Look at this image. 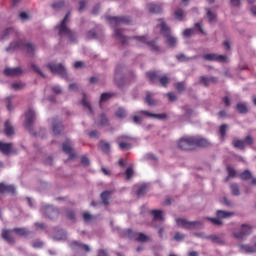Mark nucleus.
Returning <instances> with one entry per match:
<instances>
[{
    "mask_svg": "<svg viewBox=\"0 0 256 256\" xmlns=\"http://www.w3.org/2000/svg\"><path fill=\"white\" fill-rule=\"evenodd\" d=\"M9 35H13L15 37H19V41L12 42L9 47L6 48V51H15V49H23L25 47L27 49V53H33L35 51V45L32 43H25L19 32L15 30V28H7L4 30L1 39H7Z\"/></svg>",
    "mask_w": 256,
    "mask_h": 256,
    "instance_id": "obj_1",
    "label": "nucleus"
},
{
    "mask_svg": "<svg viewBox=\"0 0 256 256\" xmlns=\"http://www.w3.org/2000/svg\"><path fill=\"white\" fill-rule=\"evenodd\" d=\"M160 21V31L162 35L166 38V43L169 47H175L177 45V38L171 35V28L167 26V23L163 19H159Z\"/></svg>",
    "mask_w": 256,
    "mask_h": 256,
    "instance_id": "obj_2",
    "label": "nucleus"
},
{
    "mask_svg": "<svg viewBox=\"0 0 256 256\" xmlns=\"http://www.w3.org/2000/svg\"><path fill=\"white\" fill-rule=\"evenodd\" d=\"M70 16L71 12H68L61 21L60 25L57 26V28L59 30L60 37H62V35H67L68 39L73 42L75 41V33H73L71 29L67 27V21H69Z\"/></svg>",
    "mask_w": 256,
    "mask_h": 256,
    "instance_id": "obj_3",
    "label": "nucleus"
},
{
    "mask_svg": "<svg viewBox=\"0 0 256 256\" xmlns=\"http://www.w3.org/2000/svg\"><path fill=\"white\" fill-rule=\"evenodd\" d=\"M235 215L234 212H227L223 210L216 211V218L208 217L206 218L212 225H216V227H221L223 225V220L221 219H229V217H233Z\"/></svg>",
    "mask_w": 256,
    "mask_h": 256,
    "instance_id": "obj_4",
    "label": "nucleus"
},
{
    "mask_svg": "<svg viewBox=\"0 0 256 256\" xmlns=\"http://www.w3.org/2000/svg\"><path fill=\"white\" fill-rule=\"evenodd\" d=\"M107 21L111 25V27H119V25H129L131 23V18L129 16H122V17H113V16H106Z\"/></svg>",
    "mask_w": 256,
    "mask_h": 256,
    "instance_id": "obj_5",
    "label": "nucleus"
},
{
    "mask_svg": "<svg viewBox=\"0 0 256 256\" xmlns=\"http://www.w3.org/2000/svg\"><path fill=\"white\" fill-rule=\"evenodd\" d=\"M178 147L182 151H193L195 149L193 136L183 137L178 141Z\"/></svg>",
    "mask_w": 256,
    "mask_h": 256,
    "instance_id": "obj_6",
    "label": "nucleus"
},
{
    "mask_svg": "<svg viewBox=\"0 0 256 256\" xmlns=\"http://www.w3.org/2000/svg\"><path fill=\"white\" fill-rule=\"evenodd\" d=\"M176 223L179 227H182V229H197L199 225H202L201 221H187L185 218H178L176 219Z\"/></svg>",
    "mask_w": 256,
    "mask_h": 256,
    "instance_id": "obj_7",
    "label": "nucleus"
},
{
    "mask_svg": "<svg viewBox=\"0 0 256 256\" xmlns=\"http://www.w3.org/2000/svg\"><path fill=\"white\" fill-rule=\"evenodd\" d=\"M48 69H50L51 73H56L57 75H67V70L63 64H55L54 62L48 63L46 65Z\"/></svg>",
    "mask_w": 256,
    "mask_h": 256,
    "instance_id": "obj_8",
    "label": "nucleus"
},
{
    "mask_svg": "<svg viewBox=\"0 0 256 256\" xmlns=\"http://www.w3.org/2000/svg\"><path fill=\"white\" fill-rule=\"evenodd\" d=\"M253 233V227L248 224H242L241 225V231L240 232H234L233 236L236 239H243V237H247V235H251Z\"/></svg>",
    "mask_w": 256,
    "mask_h": 256,
    "instance_id": "obj_9",
    "label": "nucleus"
},
{
    "mask_svg": "<svg viewBox=\"0 0 256 256\" xmlns=\"http://www.w3.org/2000/svg\"><path fill=\"white\" fill-rule=\"evenodd\" d=\"M35 119H36L35 110L29 109L26 112V120L24 124L25 129H27L28 131H31L33 127V123H35Z\"/></svg>",
    "mask_w": 256,
    "mask_h": 256,
    "instance_id": "obj_10",
    "label": "nucleus"
},
{
    "mask_svg": "<svg viewBox=\"0 0 256 256\" xmlns=\"http://www.w3.org/2000/svg\"><path fill=\"white\" fill-rule=\"evenodd\" d=\"M202 57L205 61H217L218 63H225L227 61V56L215 53L204 54Z\"/></svg>",
    "mask_w": 256,
    "mask_h": 256,
    "instance_id": "obj_11",
    "label": "nucleus"
},
{
    "mask_svg": "<svg viewBox=\"0 0 256 256\" xmlns=\"http://www.w3.org/2000/svg\"><path fill=\"white\" fill-rule=\"evenodd\" d=\"M62 150L66 153V155H69L70 159L77 157V154H75V151L73 150V144L71 143V140H66L62 144Z\"/></svg>",
    "mask_w": 256,
    "mask_h": 256,
    "instance_id": "obj_12",
    "label": "nucleus"
},
{
    "mask_svg": "<svg viewBox=\"0 0 256 256\" xmlns=\"http://www.w3.org/2000/svg\"><path fill=\"white\" fill-rule=\"evenodd\" d=\"M132 39H136V41H139L140 43H146V45H149V47H151L152 51H159V46L157 45V42H148L146 36H134L132 37Z\"/></svg>",
    "mask_w": 256,
    "mask_h": 256,
    "instance_id": "obj_13",
    "label": "nucleus"
},
{
    "mask_svg": "<svg viewBox=\"0 0 256 256\" xmlns=\"http://www.w3.org/2000/svg\"><path fill=\"white\" fill-rule=\"evenodd\" d=\"M22 73H24V70L21 67L6 68L4 70V75H6V77H21Z\"/></svg>",
    "mask_w": 256,
    "mask_h": 256,
    "instance_id": "obj_14",
    "label": "nucleus"
},
{
    "mask_svg": "<svg viewBox=\"0 0 256 256\" xmlns=\"http://www.w3.org/2000/svg\"><path fill=\"white\" fill-rule=\"evenodd\" d=\"M70 247L73 249V251H85V253H89V251H91L87 244H83L77 241L71 242Z\"/></svg>",
    "mask_w": 256,
    "mask_h": 256,
    "instance_id": "obj_15",
    "label": "nucleus"
},
{
    "mask_svg": "<svg viewBox=\"0 0 256 256\" xmlns=\"http://www.w3.org/2000/svg\"><path fill=\"white\" fill-rule=\"evenodd\" d=\"M194 141V148L196 147H209L211 142L209 140L202 138L200 136H192Z\"/></svg>",
    "mask_w": 256,
    "mask_h": 256,
    "instance_id": "obj_16",
    "label": "nucleus"
},
{
    "mask_svg": "<svg viewBox=\"0 0 256 256\" xmlns=\"http://www.w3.org/2000/svg\"><path fill=\"white\" fill-rule=\"evenodd\" d=\"M44 215H46L48 219H57V217H59V210L52 206H47L44 210Z\"/></svg>",
    "mask_w": 256,
    "mask_h": 256,
    "instance_id": "obj_17",
    "label": "nucleus"
},
{
    "mask_svg": "<svg viewBox=\"0 0 256 256\" xmlns=\"http://www.w3.org/2000/svg\"><path fill=\"white\" fill-rule=\"evenodd\" d=\"M2 238L7 241L10 245H14L15 238L13 237V234L11 233V230L4 229L2 230Z\"/></svg>",
    "mask_w": 256,
    "mask_h": 256,
    "instance_id": "obj_18",
    "label": "nucleus"
},
{
    "mask_svg": "<svg viewBox=\"0 0 256 256\" xmlns=\"http://www.w3.org/2000/svg\"><path fill=\"white\" fill-rule=\"evenodd\" d=\"M140 115H145L146 117H154L155 119H167V114L165 113H162V114H153L149 111H146V110H142L139 112Z\"/></svg>",
    "mask_w": 256,
    "mask_h": 256,
    "instance_id": "obj_19",
    "label": "nucleus"
},
{
    "mask_svg": "<svg viewBox=\"0 0 256 256\" xmlns=\"http://www.w3.org/2000/svg\"><path fill=\"white\" fill-rule=\"evenodd\" d=\"M0 193H11L12 195H15V186L0 183Z\"/></svg>",
    "mask_w": 256,
    "mask_h": 256,
    "instance_id": "obj_20",
    "label": "nucleus"
},
{
    "mask_svg": "<svg viewBox=\"0 0 256 256\" xmlns=\"http://www.w3.org/2000/svg\"><path fill=\"white\" fill-rule=\"evenodd\" d=\"M52 131L54 135H61V131H63V123L62 122H57V120H53L52 123Z\"/></svg>",
    "mask_w": 256,
    "mask_h": 256,
    "instance_id": "obj_21",
    "label": "nucleus"
},
{
    "mask_svg": "<svg viewBox=\"0 0 256 256\" xmlns=\"http://www.w3.org/2000/svg\"><path fill=\"white\" fill-rule=\"evenodd\" d=\"M114 37L121 41L122 45H127V37L123 35V30L115 29L114 30Z\"/></svg>",
    "mask_w": 256,
    "mask_h": 256,
    "instance_id": "obj_22",
    "label": "nucleus"
},
{
    "mask_svg": "<svg viewBox=\"0 0 256 256\" xmlns=\"http://www.w3.org/2000/svg\"><path fill=\"white\" fill-rule=\"evenodd\" d=\"M12 148H13L12 143L0 142V151L1 153H3V155H9V153H11Z\"/></svg>",
    "mask_w": 256,
    "mask_h": 256,
    "instance_id": "obj_23",
    "label": "nucleus"
},
{
    "mask_svg": "<svg viewBox=\"0 0 256 256\" xmlns=\"http://www.w3.org/2000/svg\"><path fill=\"white\" fill-rule=\"evenodd\" d=\"M4 133L7 137H11V135H14L15 133V128H13L9 120H7L4 124Z\"/></svg>",
    "mask_w": 256,
    "mask_h": 256,
    "instance_id": "obj_24",
    "label": "nucleus"
},
{
    "mask_svg": "<svg viewBox=\"0 0 256 256\" xmlns=\"http://www.w3.org/2000/svg\"><path fill=\"white\" fill-rule=\"evenodd\" d=\"M113 195V191L107 190L101 193L100 197L102 199L103 205L107 206L109 205V199Z\"/></svg>",
    "mask_w": 256,
    "mask_h": 256,
    "instance_id": "obj_25",
    "label": "nucleus"
},
{
    "mask_svg": "<svg viewBox=\"0 0 256 256\" xmlns=\"http://www.w3.org/2000/svg\"><path fill=\"white\" fill-rule=\"evenodd\" d=\"M200 83H202V85H205V87H209L210 83H217V77L207 78L205 76H201Z\"/></svg>",
    "mask_w": 256,
    "mask_h": 256,
    "instance_id": "obj_26",
    "label": "nucleus"
},
{
    "mask_svg": "<svg viewBox=\"0 0 256 256\" xmlns=\"http://www.w3.org/2000/svg\"><path fill=\"white\" fill-rule=\"evenodd\" d=\"M146 77L149 79L150 83L157 84L159 83V79L161 76H159L155 72H147Z\"/></svg>",
    "mask_w": 256,
    "mask_h": 256,
    "instance_id": "obj_27",
    "label": "nucleus"
},
{
    "mask_svg": "<svg viewBox=\"0 0 256 256\" xmlns=\"http://www.w3.org/2000/svg\"><path fill=\"white\" fill-rule=\"evenodd\" d=\"M145 101L150 107H155V105H157V101H155V99L153 98V93L151 92H147Z\"/></svg>",
    "mask_w": 256,
    "mask_h": 256,
    "instance_id": "obj_28",
    "label": "nucleus"
},
{
    "mask_svg": "<svg viewBox=\"0 0 256 256\" xmlns=\"http://www.w3.org/2000/svg\"><path fill=\"white\" fill-rule=\"evenodd\" d=\"M236 109L239 113H241V115H245V114L249 113V108L244 103H238L236 105Z\"/></svg>",
    "mask_w": 256,
    "mask_h": 256,
    "instance_id": "obj_29",
    "label": "nucleus"
},
{
    "mask_svg": "<svg viewBox=\"0 0 256 256\" xmlns=\"http://www.w3.org/2000/svg\"><path fill=\"white\" fill-rule=\"evenodd\" d=\"M100 149L101 151H103V153H106V155H109L111 153V144H109V142H101Z\"/></svg>",
    "mask_w": 256,
    "mask_h": 256,
    "instance_id": "obj_30",
    "label": "nucleus"
},
{
    "mask_svg": "<svg viewBox=\"0 0 256 256\" xmlns=\"http://www.w3.org/2000/svg\"><path fill=\"white\" fill-rule=\"evenodd\" d=\"M137 232H134L131 229L124 230L122 233V237H126V239H135Z\"/></svg>",
    "mask_w": 256,
    "mask_h": 256,
    "instance_id": "obj_31",
    "label": "nucleus"
},
{
    "mask_svg": "<svg viewBox=\"0 0 256 256\" xmlns=\"http://www.w3.org/2000/svg\"><path fill=\"white\" fill-rule=\"evenodd\" d=\"M148 9L150 13H161L163 11L159 5L153 3L148 4Z\"/></svg>",
    "mask_w": 256,
    "mask_h": 256,
    "instance_id": "obj_32",
    "label": "nucleus"
},
{
    "mask_svg": "<svg viewBox=\"0 0 256 256\" xmlns=\"http://www.w3.org/2000/svg\"><path fill=\"white\" fill-rule=\"evenodd\" d=\"M154 221H163V211L161 210H152Z\"/></svg>",
    "mask_w": 256,
    "mask_h": 256,
    "instance_id": "obj_33",
    "label": "nucleus"
},
{
    "mask_svg": "<svg viewBox=\"0 0 256 256\" xmlns=\"http://www.w3.org/2000/svg\"><path fill=\"white\" fill-rule=\"evenodd\" d=\"M149 236L145 235L143 232H140L138 234V237L135 238V241H137L138 243H147L149 242Z\"/></svg>",
    "mask_w": 256,
    "mask_h": 256,
    "instance_id": "obj_34",
    "label": "nucleus"
},
{
    "mask_svg": "<svg viewBox=\"0 0 256 256\" xmlns=\"http://www.w3.org/2000/svg\"><path fill=\"white\" fill-rule=\"evenodd\" d=\"M206 239H209L210 241H212V243H217L218 245H223V239H221V237H219L217 235L207 236Z\"/></svg>",
    "mask_w": 256,
    "mask_h": 256,
    "instance_id": "obj_35",
    "label": "nucleus"
},
{
    "mask_svg": "<svg viewBox=\"0 0 256 256\" xmlns=\"http://www.w3.org/2000/svg\"><path fill=\"white\" fill-rule=\"evenodd\" d=\"M158 81L162 87H167V85L171 83V78H169L167 75H164V76H160Z\"/></svg>",
    "mask_w": 256,
    "mask_h": 256,
    "instance_id": "obj_36",
    "label": "nucleus"
},
{
    "mask_svg": "<svg viewBox=\"0 0 256 256\" xmlns=\"http://www.w3.org/2000/svg\"><path fill=\"white\" fill-rule=\"evenodd\" d=\"M232 145L235 149H245V141L244 140H233Z\"/></svg>",
    "mask_w": 256,
    "mask_h": 256,
    "instance_id": "obj_37",
    "label": "nucleus"
},
{
    "mask_svg": "<svg viewBox=\"0 0 256 256\" xmlns=\"http://www.w3.org/2000/svg\"><path fill=\"white\" fill-rule=\"evenodd\" d=\"M13 231L17 235H20V237H25V236L29 235V231H27V229H25V228H14Z\"/></svg>",
    "mask_w": 256,
    "mask_h": 256,
    "instance_id": "obj_38",
    "label": "nucleus"
},
{
    "mask_svg": "<svg viewBox=\"0 0 256 256\" xmlns=\"http://www.w3.org/2000/svg\"><path fill=\"white\" fill-rule=\"evenodd\" d=\"M119 149L125 151V149H131V143L125 141H117Z\"/></svg>",
    "mask_w": 256,
    "mask_h": 256,
    "instance_id": "obj_39",
    "label": "nucleus"
},
{
    "mask_svg": "<svg viewBox=\"0 0 256 256\" xmlns=\"http://www.w3.org/2000/svg\"><path fill=\"white\" fill-rule=\"evenodd\" d=\"M54 239H56L57 241L67 239V233L64 230H60L56 233V235L54 236Z\"/></svg>",
    "mask_w": 256,
    "mask_h": 256,
    "instance_id": "obj_40",
    "label": "nucleus"
},
{
    "mask_svg": "<svg viewBox=\"0 0 256 256\" xmlns=\"http://www.w3.org/2000/svg\"><path fill=\"white\" fill-rule=\"evenodd\" d=\"M111 97H115V93H102L100 97V103H103V101H109Z\"/></svg>",
    "mask_w": 256,
    "mask_h": 256,
    "instance_id": "obj_41",
    "label": "nucleus"
},
{
    "mask_svg": "<svg viewBox=\"0 0 256 256\" xmlns=\"http://www.w3.org/2000/svg\"><path fill=\"white\" fill-rule=\"evenodd\" d=\"M115 115L116 117H118V119H125V117H127V112L125 111V109L119 108L116 111Z\"/></svg>",
    "mask_w": 256,
    "mask_h": 256,
    "instance_id": "obj_42",
    "label": "nucleus"
},
{
    "mask_svg": "<svg viewBox=\"0 0 256 256\" xmlns=\"http://www.w3.org/2000/svg\"><path fill=\"white\" fill-rule=\"evenodd\" d=\"M251 177H252V174H251V171H249V170H246L240 174V178L243 181H249V179H251Z\"/></svg>",
    "mask_w": 256,
    "mask_h": 256,
    "instance_id": "obj_43",
    "label": "nucleus"
},
{
    "mask_svg": "<svg viewBox=\"0 0 256 256\" xmlns=\"http://www.w3.org/2000/svg\"><path fill=\"white\" fill-rule=\"evenodd\" d=\"M176 59L180 61V63H187L188 61H191L193 58H189L185 56V54H178L176 55Z\"/></svg>",
    "mask_w": 256,
    "mask_h": 256,
    "instance_id": "obj_44",
    "label": "nucleus"
},
{
    "mask_svg": "<svg viewBox=\"0 0 256 256\" xmlns=\"http://www.w3.org/2000/svg\"><path fill=\"white\" fill-rule=\"evenodd\" d=\"M63 7H65V1L64 0H61L57 3H53L52 4V8L55 10V11H59V9H63Z\"/></svg>",
    "mask_w": 256,
    "mask_h": 256,
    "instance_id": "obj_45",
    "label": "nucleus"
},
{
    "mask_svg": "<svg viewBox=\"0 0 256 256\" xmlns=\"http://www.w3.org/2000/svg\"><path fill=\"white\" fill-rule=\"evenodd\" d=\"M174 15L178 21H183V16L185 15V11L183 9H177L174 12Z\"/></svg>",
    "mask_w": 256,
    "mask_h": 256,
    "instance_id": "obj_46",
    "label": "nucleus"
},
{
    "mask_svg": "<svg viewBox=\"0 0 256 256\" xmlns=\"http://www.w3.org/2000/svg\"><path fill=\"white\" fill-rule=\"evenodd\" d=\"M207 17H208V21L210 23H213V21L217 19V14H215V12H212L211 9H207Z\"/></svg>",
    "mask_w": 256,
    "mask_h": 256,
    "instance_id": "obj_47",
    "label": "nucleus"
},
{
    "mask_svg": "<svg viewBox=\"0 0 256 256\" xmlns=\"http://www.w3.org/2000/svg\"><path fill=\"white\" fill-rule=\"evenodd\" d=\"M221 139H225V135H227V124H222L219 129Z\"/></svg>",
    "mask_w": 256,
    "mask_h": 256,
    "instance_id": "obj_48",
    "label": "nucleus"
},
{
    "mask_svg": "<svg viewBox=\"0 0 256 256\" xmlns=\"http://www.w3.org/2000/svg\"><path fill=\"white\" fill-rule=\"evenodd\" d=\"M231 191H232V195H235L236 197L241 195V193L239 192V185L238 184H232L230 186Z\"/></svg>",
    "mask_w": 256,
    "mask_h": 256,
    "instance_id": "obj_49",
    "label": "nucleus"
},
{
    "mask_svg": "<svg viewBox=\"0 0 256 256\" xmlns=\"http://www.w3.org/2000/svg\"><path fill=\"white\" fill-rule=\"evenodd\" d=\"M147 193V186L146 185H142L139 187L136 195H138V197H143V195H145Z\"/></svg>",
    "mask_w": 256,
    "mask_h": 256,
    "instance_id": "obj_50",
    "label": "nucleus"
},
{
    "mask_svg": "<svg viewBox=\"0 0 256 256\" xmlns=\"http://www.w3.org/2000/svg\"><path fill=\"white\" fill-rule=\"evenodd\" d=\"M118 77H119V71L116 69L115 70V83L118 85V87H123L124 78H122V80H119Z\"/></svg>",
    "mask_w": 256,
    "mask_h": 256,
    "instance_id": "obj_51",
    "label": "nucleus"
},
{
    "mask_svg": "<svg viewBox=\"0 0 256 256\" xmlns=\"http://www.w3.org/2000/svg\"><path fill=\"white\" fill-rule=\"evenodd\" d=\"M174 87L178 91V93L185 91V83H183V82H178V83L174 84Z\"/></svg>",
    "mask_w": 256,
    "mask_h": 256,
    "instance_id": "obj_52",
    "label": "nucleus"
},
{
    "mask_svg": "<svg viewBox=\"0 0 256 256\" xmlns=\"http://www.w3.org/2000/svg\"><path fill=\"white\" fill-rule=\"evenodd\" d=\"M226 169H227V171H228V177H236L237 171L234 170L233 167L227 165Z\"/></svg>",
    "mask_w": 256,
    "mask_h": 256,
    "instance_id": "obj_53",
    "label": "nucleus"
},
{
    "mask_svg": "<svg viewBox=\"0 0 256 256\" xmlns=\"http://www.w3.org/2000/svg\"><path fill=\"white\" fill-rule=\"evenodd\" d=\"M242 249H244V251H246V253H256L255 246L244 245V246H242Z\"/></svg>",
    "mask_w": 256,
    "mask_h": 256,
    "instance_id": "obj_54",
    "label": "nucleus"
},
{
    "mask_svg": "<svg viewBox=\"0 0 256 256\" xmlns=\"http://www.w3.org/2000/svg\"><path fill=\"white\" fill-rule=\"evenodd\" d=\"M31 68L33 69V71H35V73H38V75H41V77L45 78V74L43 73V71H41V69H39V67L35 64H31Z\"/></svg>",
    "mask_w": 256,
    "mask_h": 256,
    "instance_id": "obj_55",
    "label": "nucleus"
},
{
    "mask_svg": "<svg viewBox=\"0 0 256 256\" xmlns=\"http://www.w3.org/2000/svg\"><path fill=\"white\" fill-rule=\"evenodd\" d=\"M82 105L83 107H86L91 114H93V108L91 107V104L89 102H87V100L85 99V96L82 99Z\"/></svg>",
    "mask_w": 256,
    "mask_h": 256,
    "instance_id": "obj_56",
    "label": "nucleus"
},
{
    "mask_svg": "<svg viewBox=\"0 0 256 256\" xmlns=\"http://www.w3.org/2000/svg\"><path fill=\"white\" fill-rule=\"evenodd\" d=\"M183 239H185V234H183V233L177 232V233L174 235V240H175V241L181 242V241H183Z\"/></svg>",
    "mask_w": 256,
    "mask_h": 256,
    "instance_id": "obj_57",
    "label": "nucleus"
},
{
    "mask_svg": "<svg viewBox=\"0 0 256 256\" xmlns=\"http://www.w3.org/2000/svg\"><path fill=\"white\" fill-rule=\"evenodd\" d=\"M23 87H25V84L23 83H13L11 85V88L15 89V91H19V89H23Z\"/></svg>",
    "mask_w": 256,
    "mask_h": 256,
    "instance_id": "obj_58",
    "label": "nucleus"
},
{
    "mask_svg": "<svg viewBox=\"0 0 256 256\" xmlns=\"http://www.w3.org/2000/svg\"><path fill=\"white\" fill-rule=\"evenodd\" d=\"M11 99H13V97L11 96L5 99L8 111H13V105H11Z\"/></svg>",
    "mask_w": 256,
    "mask_h": 256,
    "instance_id": "obj_59",
    "label": "nucleus"
},
{
    "mask_svg": "<svg viewBox=\"0 0 256 256\" xmlns=\"http://www.w3.org/2000/svg\"><path fill=\"white\" fill-rule=\"evenodd\" d=\"M193 33H195V30H193L191 28H187V29L184 30L183 36L184 37H191V35H193Z\"/></svg>",
    "mask_w": 256,
    "mask_h": 256,
    "instance_id": "obj_60",
    "label": "nucleus"
},
{
    "mask_svg": "<svg viewBox=\"0 0 256 256\" xmlns=\"http://www.w3.org/2000/svg\"><path fill=\"white\" fill-rule=\"evenodd\" d=\"M93 219V215L89 214V212L83 213V220L88 223V221H91Z\"/></svg>",
    "mask_w": 256,
    "mask_h": 256,
    "instance_id": "obj_61",
    "label": "nucleus"
},
{
    "mask_svg": "<svg viewBox=\"0 0 256 256\" xmlns=\"http://www.w3.org/2000/svg\"><path fill=\"white\" fill-rule=\"evenodd\" d=\"M88 135L91 139H99V131L97 130L91 131Z\"/></svg>",
    "mask_w": 256,
    "mask_h": 256,
    "instance_id": "obj_62",
    "label": "nucleus"
},
{
    "mask_svg": "<svg viewBox=\"0 0 256 256\" xmlns=\"http://www.w3.org/2000/svg\"><path fill=\"white\" fill-rule=\"evenodd\" d=\"M131 139H133V138H131V136L122 135V136H119V137L117 138V141H125V142H128V141H131Z\"/></svg>",
    "mask_w": 256,
    "mask_h": 256,
    "instance_id": "obj_63",
    "label": "nucleus"
},
{
    "mask_svg": "<svg viewBox=\"0 0 256 256\" xmlns=\"http://www.w3.org/2000/svg\"><path fill=\"white\" fill-rule=\"evenodd\" d=\"M97 256H109V252L105 249H100Z\"/></svg>",
    "mask_w": 256,
    "mask_h": 256,
    "instance_id": "obj_64",
    "label": "nucleus"
}]
</instances>
